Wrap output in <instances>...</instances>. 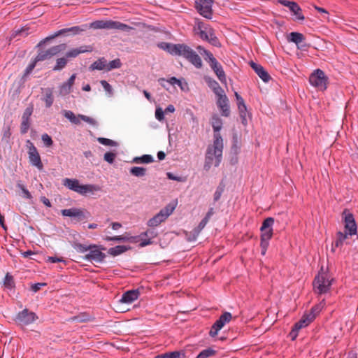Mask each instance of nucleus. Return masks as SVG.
I'll list each match as a JSON object with an SVG mask.
<instances>
[{
    "instance_id": "nucleus-58",
    "label": "nucleus",
    "mask_w": 358,
    "mask_h": 358,
    "mask_svg": "<svg viewBox=\"0 0 358 358\" xmlns=\"http://www.w3.org/2000/svg\"><path fill=\"white\" fill-rule=\"evenodd\" d=\"M139 236L150 237L149 238H152L157 236V233L153 229H148L147 231L142 232Z\"/></svg>"
},
{
    "instance_id": "nucleus-10",
    "label": "nucleus",
    "mask_w": 358,
    "mask_h": 358,
    "mask_svg": "<svg viewBox=\"0 0 358 358\" xmlns=\"http://www.w3.org/2000/svg\"><path fill=\"white\" fill-rule=\"evenodd\" d=\"M26 146L28 149L27 152L30 164L32 166H36L39 171L43 170V164L42 163L41 156L36 146L30 140H27L26 141Z\"/></svg>"
},
{
    "instance_id": "nucleus-30",
    "label": "nucleus",
    "mask_w": 358,
    "mask_h": 358,
    "mask_svg": "<svg viewBox=\"0 0 358 358\" xmlns=\"http://www.w3.org/2000/svg\"><path fill=\"white\" fill-rule=\"evenodd\" d=\"M287 40L299 45L305 40V36L301 33L293 31L288 35Z\"/></svg>"
},
{
    "instance_id": "nucleus-16",
    "label": "nucleus",
    "mask_w": 358,
    "mask_h": 358,
    "mask_svg": "<svg viewBox=\"0 0 358 358\" xmlns=\"http://www.w3.org/2000/svg\"><path fill=\"white\" fill-rule=\"evenodd\" d=\"M278 2L281 5L289 8V10L295 16V21H302L305 19L302 9L296 2L288 0H278Z\"/></svg>"
},
{
    "instance_id": "nucleus-1",
    "label": "nucleus",
    "mask_w": 358,
    "mask_h": 358,
    "mask_svg": "<svg viewBox=\"0 0 358 358\" xmlns=\"http://www.w3.org/2000/svg\"><path fill=\"white\" fill-rule=\"evenodd\" d=\"M213 129V144L207 148L203 168L208 171L215 158V166H218L222 161L223 139L220 134L222 127V120L217 114L213 115L210 120Z\"/></svg>"
},
{
    "instance_id": "nucleus-20",
    "label": "nucleus",
    "mask_w": 358,
    "mask_h": 358,
    "mask_svg": "<svg viewBox=\"0 0 358 358\" xmlns=\"http://www.w3.org/2000/svg\"><path fill=\"white\" fill-rule=\"evenodd\" d=\"M76 78V74L73 73L71 76V77L68 79L66 82L62 83V85L59 87V94L62 96H66L71 93L72 90V87L74 85L75 80Z\"/></svg>"
},
{
    "instance_id": "nucleus-62",
    "label": "nucleus",
    "mask_w": 358,
    "mask_h": 358,
    "mask_svg": "<svg viewBox=\"0 0 358 358\" xmlns=\"http://www.w3.org/2000/svg\"><path fill=\"white\" fill-rule=\"evenodd\" d=\"M166 176L169 180H176V181H178V182L184 181V179L182 177L176 176L171 172H167Z\"/></svg>"
},
{
    "instance_id": "nucleus-63",
    "label": "nucleus",
    "mask_w": 358,
    "mask_h": 358,
    "mask_svg": "<svg viewBox=\"0 0 358 358\" xmlns=\"http://www.w3.org/2000/svg\"><path fill=\"white\" fill-rule=\"evenodd\" d=\"M234 95L236 96V99L237 101V106L240 107L241 106V107H243V106L245 105V103L243 97L236 92H235Z\"/></svg>"
},
{
    "instance_id": "nucleus-36",
    "label": "nucleus",
    "mask_w": 358,
    "mask_h": 358,
    "mask_svg": "<svg viewBox=\"0 0 358 358\" xmlns=\"http://www.w3.org/2000/svg\"><path fill=\"white\" fill-rule=\"evenodd\" d=\"M324 304H325L324 299H323L319 304H317V305H315L314 306H313L312 308L310 309V310L308 313H307V314L309 316L312 315L313 320H314L316 315L320 313V312L321 311V310L323 308V306H324Z\"/></svg>"
},
{
    "instance_id": "nucleus-37",
    "label": "nucleus",
    "mask_w": 358,
    "mask_h": 358,
    "mask_svg": "<svg viewBox=\"0 0 358 358\" xmlns=\"http://www.w3.org/2000/svg\"><path fill=\"white\" fill-rule=\"evenodd\" d=\"M176 207V203L175 202H171L168 203L164 208L160 210L159 212H162L163 214V216L165 217V218H168V217L172 214L173 210H175Z\"/></svg>"
},
{
    "instance_id": "nucleus-6",
    "label": "nucleus",
    "mask_w": 358,
    "mask_h": 358,
    "mask_svg": "<svg viewBox=\"0 0 358 358\" xmlns=\"http://www.w3.org/2000/svg\"><path fill=\"white\" fill-rule=\"evenodd\" d=\"M275 222L273 217H268L266 218L260 227V247L261 254L265 255L267 248L269 245V240L272 238L273 234V225Z\"/></svg>"
},
{
    "instance_id": "nucleus-64",
    "label": "nucleus",
    "mask_w": 358,
    "mask_h": 358,
    "mask_svg": "<svg viewBox=\"0 0 358 358\" xmlns=\"http://www.w3.org/2000/svg\"><path fill=\"white\" fill-rule=\"evenodd\" d=\"M131 238H128V236H114V241L118 242H127L131 241Z\"/></svg>"
},
{
    "instance_id": "nucleus-3",
    "label": "nucleus",
    "mask_w": 358,
    "mask_h": 358,
    "mask_svg": "<svg viewBox=\"0 0 358 358\" xmlns=\"http://www.w3.org/2000/svg\"><path fill=\"white\" fill-rule=\"evenodd\" d=\"M158 47L172 55L182 56L196 68L202 67V61L199 55L190 47L185 43L173 44L167 42H161Z\"/></svg>"
},
{
    "instance_id": "nucleus-45",
    "label": "nucleus",
    "mask_w": 358,
    "mask_h": 358,
    "mask_svg": "<svg viewBox=\"0 0 358 358\" xmlns=\"http://www.w3.org/2000/svg\"><path fill=\"white\" fill-rule=\"evenodd\" d=\"M10 136H11L10 127L9 125L3 127V136L1 138V141L5 142L6 143H8Z\"/></svg>"
},
{
    "instance_id": "nucleus-32",
    "label": "nucleus",
    "mask_w": 358,
    "mask_h": 358,
    "mask_svg": "<svg viewBox=\"0 0 358 358\" xmlns=\"http://www.w3.org/2000/svg\"><path fill=\"white\" fill-rule=\"evenodd\" d=\"M90 217H91V214L86 209L76 208L74 217L78 222L83 221L85 219H88Z\"/></svg>"
},
{
    "instance_id": "nucleus-4",
    "label": "nucleus",
    "mask_w": 358,
    "mask_h": 358,
    "mask_svg": "<svg viewBox=\"0 0 358 358\" xmlns=\"http://www.w3.org/2000/svg\"><path fill=\"white\" fill-rule=\"evenodd\" d=\"M194 31L203 41H208L215 47L220 48L221 43L215 36L214 29L208 24L196 19Z\"/></svg>"
},
{
    "instance_id": "nucleus-21",
    "label": "nucleus",
    "mask_w": 358,
    "mask_h": 358,
    "mask_svg": "<svg viewBox=\"0 0 358 358\" xmlns=\"http://www.w3.org/2000/svg\"><path fill=\"white\" fill-rule=\"evenodd\" d=\"M139 295L140 292L138 289L128 290L122 294L120 301L124 303H131L136 300Z\"/></svg>"
},
{
    "instance_id": "nucleus-28",
    "label": "nucleus",
    "mask_w": 358,
    "mask_h": 358,
    "mask_svg": "<svg viewBox=\"0 0 358 358\" xmlns=\"http://www.w3.org/2000/svg\"><path fill=\"white\" fill-rule=\"evenodd\" d=\"M166 220L162 212L157 213L153 217L148 221V226L150 227H155Z\"/></svg>"
},
{
    "instance_id": "nucleus-60",
    "label": "nucleus",
    "mask_w": 358,
    "mask_h": 358,
    "mask_svg": "<svg viewBox=\"0 0 358 358\" xmlns=\"http://www.w3.org/2000/svg\"><path fill=\"white\" fill-rule=\"evenodd\" d=\"M207 223V218H203L201 221L199 223L198 226L194 228V229L200 233L201 230L205 227Z\"/></svg>"
},
{
    "instance_id": "nucleus-56",
    "label": "nucleus",
    "mask_w": 358,
    "mask_h": 358,
    "mask_svg": "<svg viewBox=\"0 0 358 358\" xmlns=\"http://www.w3.org/2000/svg\"><path fill=\"white\" fill-rule=\"evenodd\" d=\"M100 83L106 92H107L110 95L113 94V88H112L111 85L106 80H101Z\"/></svg>"
},
{
    "instance_id": "nucleus-31",
    "label": "nucleus",
    "mask_w": 358,
    "mask_h": 358,
    "mask_svg": "<svg viewBox=\"0 0 358 358\" xmlns=\"http://www.w3.org/2000/svg\"><path fill=\"white\" fill-rule=\"evenodd\" d=\"M107 60L104 57L99 58L94 62H93L90 66L91 70H106Z\"/></svg>"
},
{
    "instance_id": "nucleus-59",
    "label": "nucleus",
    "mask_w": 358,
    "mask_h": 358,
    "mask_svg": "<svg viewBox=\"0 0 358 358\" xmlns=\"http://www.w3.org/2000/svg\"><path fill=\"white\" fill-rule=\"evenodd\" d=\"M47 284L45 282H38L35 284H32L31 286V290L34 292H37L41 289L42 287L46 286Z\"/></svg>"
},
{
    "instance_id": "nucleus-26",
    "label": "nucleus",
    "mask_w": 358,
    "mask_h": 358,
    "mask_svg": "<svg viewBox=\"0 0 358 358\" xmlns=\"http://www.w3.org/2000/svg\"><path fill=\"white\" fill-rule=\"evenodd\" d=\"M41 100L45 102L46 108L52 106L54 102L53 90L52 88L48 87L45 89Z\"/></svg>"
},
{
    "instance_id": "nucleus-50",
    "label": "nucleus",
    "mask_w": 358,
    "mask_h": 358,
    "mask_svg": "<svg viewBox=\"0 0 358 358\" xmlns=\"http://www.w3.org/2000/svg\"><path fill=\"white\" fill-rule=\"evenodd\" d=\"M41 139L46 147L50 148L52 146L53 141L48 134H43L41 136Z\"/></svg>"
},
{
    "instance_id": "nucleus-15",
    "label": "nucleus",
    "mask_w": 358,
    "mask_h": 358,
    "mask_svg": "<svg viewBox=\"0 0 358 358\" xmlns=\"http://www.w3.org/2000/svg\"><path fill=\"white\" fill-rule=\"evenodd\" d=\"M106 250V248L103 246L96 245V248L89 249L90 252L84 257V259L91 262L94 261L98 263L103 262L106 257L105 253L101 252V250Z\"/></svg>"
},
{
    "instance_id": "nucleus-38",
    "label": "nucleus",
    "mask_w": 358,
    "mask_h": 358,
    "mask_svg": "<svg viewBox=\"0 0 358 358\" xmlns=\"http://www.w3.org/2000/svg\"><path fill=\"white\" fill-rule=\"evenodd\" d=\"M29 27L27 26L23 27L20 29L13 30L11 34L10 38H15L17 36H22L24 37L27 36L29 34Z\"/></svg>"
},
{
    "instance_id": "nucleus-24",
    "label": "nucleus",
    "mask_w": 358,
    "mask_h": 358,
    "mask_svg": "<svg viewBox=\"0 0 358 358\" xmlns=\"http://www.w3.org/2000/svg\"><path fill=\"white\" fill-rule=\"evenodd\" d=\"M92 48L90 45H85V46H80L78 48H73L71 50L68 51L65 56L68 58H73L76 57L80 53L87 52H92Z\"/></svg>"
},
{
    "instance_id": "nucleus-5",
    "label": "nucleus",
    "mask_w": 358,
    "mask_h": 358,
    "mask_svg": "<svg viewBox=\"0 0 358 358\" xmlns=\"http://www.w3.org/2000/svg\"><path fill=\"white\" fill-rule=\"evenodd\" d=\"M323 268L319 271L313 281V291L317 294H324L330 292L334 278H330L327 272H324Z\"/></svg>"
},
{
    "instance_id": "nucleus-25",
    "label": "nucleus",
    "mask_w": 358,
    "mask_h": 358,
    "mask_svg": "<svg viewBox=\"0 0 358 358\" xmlns=\"http://www.w3.org/2000/svg\"><path fill=\"white\" fill-rule=\"evenodd\" d=\"M205 80L208 86L213 90L216 96L224 92V90L220 86L219 83L215 80L210 77H206Z\"/></svg>"
},
{
    "instance_id": "nucleus-47",
    "label": "nucleus",
    "mask_w": 358,
    "mask_h": 358,
    "mask_svg": "<svg viewBox=\"0 0 358 358\" xmlns=\"http://www.w3.org/2000/svg\"><path fill=\"white\" fill-rule=\"evenodd\" d=\"M122 66V63L120 59H115L114 60L110 61L108 64H107L106 71H109L114 69H119Z\"/></svg>"
},
{
    "instance_id": "nucleus-46",
    "label": "nucleus",
    "mask_w": 358,
    "mask_h": 358,
    "mask_svg": "<svg viewBox=\"0 0 358 358\" xmlns=\"http://www.w3.org/2000/svg\"><path fill=\"white\" fill-rule=\"evenodd\" d=\"M313 321V320L312 315L309 316L307 313H304V315L298 322L302 325V327L303 328L310 324Z\"/></svg>"
},
{
    "instance_id": "nucleus-34",
    "label": "nucleus",
    "mask_w": 358,
    "mask_h": 358,
    "mask_svg": "<svg viewBox=\"0 0 358 358\" xmlns=\"http://www.w3.org/2000/svg\"><path fill=\"white\" fill-rule=\"evenodd\" d=\"M3 286L8 289H13L15 287V282L13 276L10 273H7L3 279Z\"/></svg>"
},
{
    "instance_id": "nucleus-33",
    "label": "nucleus",
    "mask_w": 358,
    "mask_h": 358,
    "mask_svg": "<svg viewBox=\"0 0 358 358\" xmlns=\"http://www.w3.org/2000/svg\"><path fill=\"white\" fill-rule=\"evenodd\" d=\"M72 246L77 252H80V253L87 252L89 250V249H91L93 248H96V244H91V245H87L82 244L78 242H73L72 243Z\"/></svg>"
},
{
    "instance_id": "nucleus-41",
    "label": "nucleus",
    "mask_w": 358,
    "mask_h": 358,
    "mask_svg": "<svg viewBox=\"0 0 358 358\" xmlns=\"http://www.w3.org/2000/svg\"><path fill=\"white\" fill-rule=\"evenodd\" d=\"M68 63V59L65 57L58 58L56 60V64L53 67L52 70L55 71H60L64 69Z\"/></svg>"
},
{
    "instance_id": "nucleus-51",
    "label": "nucleus",
    "mask_w": 358,
    "mask_h": 358,
    "mask_svg": "<svg viewBox=\"0 0 358 358\" xmlns=\"http://www.w3.org/2000/svg\"><path fill=\"white\" fill-rule=\"evenodd\" d=\"M116 154L113 152H107L104 154L103 159L109 164H113L115 159Z\"/></svg>"
},
{
    "instance_id": "nucleus-11",
    "label": "nucleus",
    "mask_w": 358,
    "mask_h": 358,
    "mask_svg": "<svg viewBox=\"0 0 358 358\" xmlns=\"http://www.w3.org/2000/svg\"><path fill=\"white\" fill-rule=\"evenodd\" d=\"M342 217L345 224V232L350 236L356 235L357 227L353 214L349 210L345 209L342 213Z\"/></svg>"
},
{
    "instance_id": "nucleus-27",
    "label": "nucleus",
    "mask_w": 358,
    "mask_h": 358,
    "mask_svg": "<svg viewBox=\"0 0 358 358\" xmlns=\"http://www.w3.org/2000/svg\"><path fill=\"white\" fill-rule=\"evenodd\" d=\"M348 235L349 234L346 232H337L336 240L332 243L331 250L334 252L336 248L341 247L343 245L344 241L348 238Z\"/></svg>"
},
{
    "instance_id": "nucleus-9",
    "label": "nucleus",
    "mask_w": 358,
    "mask_h": 358,
    "mask_svg": "<svg viewBox=\"0 0 358 358\" xmlns=\"http://www.w3.org/2000/svg\"><path fill=\"white\" fill-rule=\"evenodd\" d=\"M328 80L324 72L320 69L315 70L309 77L310 85L321 90H325L327 88Z\"/></svg>"
},
{
    "instance_id": "nucleus-48",
    "label": "nucleus",
    "mask_w": 358,
    "mask_h": 358,
    "mask_svg": "<svg viewBox=\"0 0 358 358\" xmlns=\"http://www.w3.org/2000/svg\"><path fill=\"white\" fill-rule=\"evenodd\" d=\"M97 141L101 144L104 145H108V146H116L117 145V143L115 141L108 139V138L99 137V138H98Z\"/></svg>"
},
{
    "instance_id": "nucleus-8",
    "label": "nucleus",
    "mask_w": 358,
    "mask_h": 358,
    "mask_svg": "<svg viewBox=\"0 0 358 358\" xmlns=\"http://www.w3.org/2000/svg\"><path fill=\"white\" fill-rule=\"evenodd\" d=\"M90 27L94 29H118L124 31H129L133 27L113 20H96L91 23Z\"/></svg>"
},
{
    "instance_id": "nucleus-61",
    "label": "nucleus",
    "mask_w": 358,
    "mask_h": 358,
    "mask_svg": "<svg viewBox=\"0 0 358 358\" xmlns=\"http://www.w3.org/2000/svg\"><path fill=\"white\" fill-rule=\"evenodd\" d=\"M164 111L161 108H157L155 110V117L159 121L164 119Z\"/></svg>"
},
{
    "instance_id": "nucleus-39",
    "label": "nucleus",
    "mask_w": 358,
    "mask_h": 358,
    "mask_svg": "<svg viewBox=\"0 0 358 358\" xmlns=\"http://www.w3.org/2000/svg\"><path fill=\"white\" fill-rule=\"evenodd\" d=\"M217 352L211 348H208L200 352L196 358H208L214 357L217 355Z\"/></svg>"
},
{
    "instance_id": "nucleus-53",
    "label": "nucleus",
    "mask_w": 358,
    "mask_h": 358,
    "mask_svg": "<svg viewBox=\"0 0 358 358\" xmlns=\"http://www.w3.org/2000/svg\"><path fill=\"white\" fill-rule=\"evenodd\" d=\"M77 208H71L69 209H63L61 210V213L63 216L74 217L75 212Z\"/></svg>"
},
{
    "instance_id": "nucleus-7",
    "label": "nucleus",
    "mask_w": 358,
    "mask_h": 358,
    "mask_svg": "<svg viewBox=\"0 0 358 358\" xmlns=\"http://www.w3.org/2000/svg\"><path fill=\"white\" fill-rule=\"evenodd\" d=\"M63 185L69 189L82 195H86L87 193H93L100 189L98 185L91 184L81 185L77 179L65 178L63 180Z\"/></svg>"
},
{
    "instance_id": "nucleus-43",
    "label": "nucleus",
    "mask_w": 358,
    "mask_h": 358,
    "mask_svg": "<svg viewBox=\"0 0 358 358\" xmlns=\"http://www.w3.org/2000/svg\"><path fill=\"white\" fill-rule=\"evenodd\" d=\"M238 110L239 115H240V117L241 120V123L244 126H247L248 121L246 119V115L248 113V110H247L246 105H244L243 107L238 106Z\"/></svg>"
},
{
    "instance_id": "nucleus-2",
    "label": "nucleus",
    "mask_w": 358,
    "mask_h": 358,
    "mask_svg": "<svg viewBox=\"0 0 358 358\" xmlns=\"http://www.w3.org/2000/svg\"><path fill=\"white\" fill-rule=\"evenodd\" d=\"M87 25H83L82 27L75 26L70 28L62 29L41 40L36 46V48L38 49V54L36 56V61L41 62L49 59L53 56H55L59 53L64 51L67 47L66 43H61L57 45L52 46L46 50H43L41 48L47 42L52 41V39L59 36L65 35L66 34H71L72 35L78 34L80 32L85 31Z\"/></svg>"
},
{
    "instance_id": "nucleus-42",
    "label": "nucleus",
    "mask_w": 358,
    "mask_h": 358,
    "mask_svg": "<svg viewBox=\"0 0 358 358\" xmlns=\"http://www.w3.org/2000/svg\"><path fill=\"white\" fill-rule=\"evenodd\" d=\"M64 117L69 119L71 122L75 124H79L80 123V118L79 117V115L76 117L75 114L71 110H64Z\"/></svg>"
},
{
    "instance_id": "nucleus-29",
    "label": "nucleus",
    "mask_w": 358,
    "mask_h": 358,
    "mask_svg": "<svg viewBox=\"0 0 358 358\" xmlns=\"http://www.w3.org/2000/svg\"><path fill=\"white\" fill-rule=\"evenodd\" d=\"M130 249L131 246L129 245H117L115 247L110 248V249H108V253L110 255L115 257L125 252L126 251Z\"/></svg>"
},
{
    "instance_id": "nucleus-19",
    "label": "nucleus",
    "mask_w": 358,
    "mask_h": 358,
    "mask_svg": "<svg viewBox=\"0 0 358 358\" xmlns=\"http://www.w3.org/2000/svg\"><path fill=\"white\" fill-rule=\"evenodd\" d=\"M249 65L264 82L268 83L271 80V76L262 65L253 61H250Z\"/></svg>"
},
{
    "instance_id": "nucleus-40",
    "label": "nucleus",
    "mask_w": 358,
    "mask_h": 358,
    "mask_svg": "<svg viewBox=\"0 0 358 358\" xmlns=\"http://www.w3.org/2000/svg\"><path fill=\"white\" fill-rule=\"evenodd\" d=\"M146 169L140 166H134L130 169V173L136 177H143L146 174Z\"/></svg>"
},
{
    "instance_id": "nucleus-12",
    "label": "nucleus",
    "mask_w": 358,
    "mask_h": 358,
    "mask_svg": "<svg viewBox=\"0 0 358 358\" xmlns=\"http://www.w3.org/2000/svg\"><path fill=\"white\" fill-rule=\"evenodd\" d=\"M231 319L232 315L229 312L223 313L211 327L209 336L212 338L215 337L218 331L221 330L226 324L229 323Z\"/></svg>"
},
{
    "instance_id": "nucleus-55",
    "label": "nucleus",
    "mask_w": 358,
    "mask_h": 358,
    "mask_svg": "<svg viewBox=\"0 0 358 358\" xmlns=\"http://www.w3.org/2000/svg\"><path fill=\"white\" fill-rule=\"evenodd\" d=\"M204 59L210 64H212V60L215 62L217 59L213 56V53L209 50L204 51V55H203Z\"/></svg>"
},
{
    "instance_id": "nucleus-13",
    "label": "nucleus",
    "mask_w": 358,
    "mask_h": 358,
    "mask_svg": "<svg viewBox=\"0 0 358 358\" xmlns=\"http://www.w3.org/2000/svg\"><path fill=\"white\" fill-rule=\"evenodd\" d=\"M213 0H196L195 8L205 18L211 19L213 17Z\"/></svg>"
},
{
    "instance_id": "nucleus-52",
    "label": "nucleus",
    "mask_w": 358,
    "mask_h": 358,
    "mask_svg": "<svg viewBox=\"0 0 358 358\" xmlns=\"http://www.w3.org/2000/svg\"><path fill=\"white\" fill-rule=\"evenodd\" d=\"M37 62H38V61H36V57H35L29 64V65L27 66L25 71H24V76H27V75H29V73H31V71L34 70V69L35 68Z\"/></svg>"
},
{
    "instance_id": "nucleus-49",
    "label": "nucleus",
    "mask_w": 358,
    "mask_h": 358,
    "mask_svg": "<svg viewBox=\"0 0 358 358\" xmlns=\"http://www.w3.org/2000/svg\"><path fill=\"white\" fill-rule=\"evenodd\" d=\"M158 81L162 87H166V86L164 85V82H167L169 84L174 85L176 83H179V79L176 77H171L169 80H166L165 78H159Z\"/></svg>"
},
{
    "instance_id": "nucleus-35",
    "label": "nucleus",
    "mask_w": 358,
    "mask_h": 358,
    "mask_svg": "<svg viewBox=\"0 0 358 358\" xmlns=\"http://www.w3.org/2000/svg\"><path fill=\"white\" fill-rule=\"evenodd\" d=\"M154 162V159L150 155H143L141 157H134L133 162L136 164H150Z\"/></svg>"
},
{
    "instance_id": "nucleus-14",
    "label": "nucleus",
    "mask_w": 358,
    "mask_h": 358,
    "mask_svg": "<svg viewBox=\"0 0 358 358\" xmlns=\"http://www.w3.org/2000/svg\"><path fill=\"white\" fill-rule=\"evenodd\" d=\"M38 319L36 314L27 308L19 312L16 316L15 321L22 325H28L33 323Z\"/></svg>"
},
{
    "instance_id": "nucleus-23",
    "label": "nucleus",
    "mask_w": 358,
    "mask_h": 358,
    "mask_svg": "<svg viewBox=\"0 0 358 358\" xmlns=\"http://www.w3.org/2000/svg\"><path fill=\"white\" fill-rule=\"evenodd\" d=\"M187 350H176L158 355L154 358H186Z\"/></svg>"
},
{
    "instance_id": "nucleus-44",
    "label": "nucleus",
    "mask_w": 358,
    "mask_h": 358,
    "mask_svg": "<svg viewBox=\"0 0 358 358\" xmlns=\"http://www.w3.org/2000/svg\"><path fill=\"white\" fill-rule=\"evenodd\" d=\"M224 187H225L224 184L222 182H221L219 184V185L217 186L216 191L214 194V196H213L214 202H217L220 200L222 193L224 191Z\"/></svg>"
},
{
    "instance_id": "nucleus-17",
    "label": "nucleus",
    "mask_w": 358,
    "mask_h": 358,
    "mask_svg": "<svg viewBox=\"0 0 358 358\" xmlns=\"http://www.w3.org/2000/svg\"><path fill=\"white\" fill-rule=\"evenodd\" d=\"M34 111L33 104H30L25 108L22 116V122L20 124V133L25 134L31 126V116Z\"/></svg>"
},
{
    "instance_id": "nucleus-57",
    "label": "nucleus",
    "mask_w": 358,
    "mask_h": 358,
    "mask_svg": "<svg viewBox=\"0 0 358 358\" xmlns=\"http://www.w3.org/2000/svg\"><path fill=\"white\" fill-rule=\"evenodd\" d=\"M79 117L80 118V120H82L84 122H86L92 125L95 126L97 124V122L94 119H93L89 116H86L84 115H79Z\"/></svg>"
},
{
    "instance_id": "nucleus-18",
    "label": "nucleus",
    "mask_w": 358,
    "mask_h": 358,
    "mask_svg": "<svg viewBox=\"0 0 358 358\" xmlns=\"http://www.w3.org/2000/svg\"><path fill=\"white\" fill-rule=\"evenodd\" d=\"M216 96L217 97L216 103L220 110L221 115L224 117H229L230 115V109L228 97L224 92Z\"/></svg>"
},
{
    "instance_id": "nucleus-22",
    "label": "nucleus",
    "mask_w": 358,
    "mask_h": 358,
    "mask_svg": "<svg viewBox=\"0 0 358 358\" xmlns=\"http://www.w3.org/2000/svg\"><path fill=\"white\" fill-rule=\"evenodd\" d=\"M210 68L217 76L218 79L222 83H227L226 75L221 64L216 60H212V64H210Z\"/></svg>"
},
{
    "instance_id": "nucleus-54",
    "label": "nucleus",
    "mask_w": 358,
    "mask_h": 358,
    "mask_svg": "<svg viewBox=\"0 0 358 358\" xmlns=\"http://www.w3.org/2000/svg\"><path fill=\"white\" fill-rule=\"evenodd\" d=\"M200 233L193 229V230L189 233H186L187 239L188 241H194L196 240Z\"/></svg>"
}]
</instances>
